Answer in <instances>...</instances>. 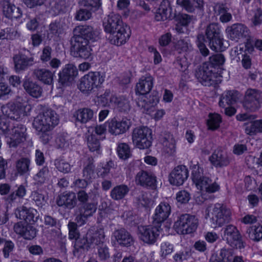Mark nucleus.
<instances>
[{
    "instance_id": "bf43d9fd",
    "label": "nucleus",
    "mask_w": 262,
    "mask_h": 262,
    "mask_svg": "<svg viewBox=\"0 0 262 262\" xmlns=\"http://www.w3.org/2000/svg\"><path fill=\"white\" fill-rule=\"evenodd\" d=\"M24 230L22 236H23L25 239L30 240L36 236V230L32 226L26 225V228Z\"/></svg>"
},
{
    "instance_id": "c85d7f7f",
    "label": "nucleus",
    "mask_w": 262,
    "mask_h": 262,
    "mask_svg": "<svg viewBox=\"0 0 262 262\" xmlns=\"http://www.w3.org/2000/svg\"><path fill=\"white\" fill-rule=\"evenodd\" d=\"M33 76L38 81L47 85H52L53 83L54 73L49 69L37 68L33 70Z\"/></svg>"
},
{
    "instance_id": "2f4dec72",
    "label": "nucleus",
    "mask_w": 262,
    "mask_h": 262,
    "mask_svg": "<svg viewBox=\"0 0 262 262\" xmlns=\"http://www.w3.org/2000/svg\"><path fill=\"white\" fill-rule=\"evenodd\" d=\"M113 236L120 245L128 247L134 243L131 234L124 228L116 230L113 233Z\"/></svg>"
},
{
    "instance_id": "49530a36",
    "label": "nucleus",
    "mask_w": 262,
    "mask_h": 262,
    "mask_svg": "<svg viewBox=\"0 0 262 262\" xmlns=\"http://www.w3.org/2000/svg\"><path fill=\"white\" fill-rule=\"evenodd\" d=\"M69 7L66 0H54L52 9L55 14L65 12Z\"/></svg>"
},
{
    "instance_id": "0eeeda50",
    "label": "nucleus",
    "mask_w": 262,
    "mask_h": 262,
    "mask_svg": "<svg viewBox=\"0 0 262 262\" xmlns=\"http://www.w3.org/2000/svg\"><path fill=\"white\" fill-rule=\"evenodd\" d=\"M198 226V220L194 215L183 214L178 217L173 228L178 233L187 234L194 232Z\"/></svg>"
},
{
    "instance_id": "4d7b16f0",
    "label": "nucleus",
    "mask_w": 262,
    "mask_h": 262,
    "mask_svg": "<svg viewBox=\"0 0 262 262\" xmlns=\"http://www.w3.org/2000/svg\"><path fill=\"white\" fill-rule=\"evenodd\" d=\"M49 35L52 34L58 36L63 32V29L59 23L54 22L51 23L49 27Z\"/></svg>"
},
{
    "instance_id": "a18cd8bd",
    "label": "nucleus",
    "mask_w": 262,
    "mask_h": 262,
    "mask_svg": "<svg viewBox=\"0 0 262 262\" xmlns=\"http://www.w3.org/2000/svg\"><path fill=\"white\" fill-rule=\"evenodd\" d=\"M225 61V58L223 54H216L210 56L209 61L205 63H208L209 67L213 70L214 67L223 65Z\"/></svg>"
},
{
    "instance_id": "39448f33",
    "label": "nucleus",
    "mask_w": 262,
    "mask_h": 262,
    "mask_svg": "<svg viewBox=\"0 0 262 262\" xmlns=\"http://www.w3.org/2000/svg\"><path fill=\"white\" fill-rule=\"evenodd\" d=\"M59 119L55 112L48 109L39 113L34 119L33 126L38 132L51 131L58 123Z\"/></svg>"
},
{
    "instance_id": "412c9836",
    "label": "nucleus",
    "mask_w": 262,
    "mask_h": 262,
    "mask_svg": "<svg viewBox=\"0 0 262 262\" xmlns=\"http://www.w3.org/2000/svg\"><path fill=\"white\" fill-rule=\"evenodd\" d=\"M228 37L231 40L237 41L239 39L249 36V30L241 24H233L226 30Z\"/></svg>"
},
{
    "instance_id": "2eb2a0df",
    "label": "nucleus",
    "mask_w": 262,
    "mask_h": 262,
    "mask_svg": "<svg viewBox=\"0 0 262 262\" xmlns=\"http://www.w3.org/2000/svg\"><path fill=\"white\" fill-rule=\"evenodd\" d=\"M160 225L140 226L138 228L140 239L148 244H154L159 236Z\"/></svg>"
},
{
    "instance_id": "864d4df0",
    "label": "nucleus",
    "mask_w": 262,
    "mask_h": 262,
    "mask_svg": "<svg viewBox=\"0 0 262 262\" xmlns=\"http://www.w3.org/2000/svg\"><path fill=\"white\" fill-rule=\"evenodd\" d=\"M82 5L91 11L95 12L101 6L100 0H82Z\"/></svg>"
},
{
    "instance_id": "5701e85b",
    "label": "nucleus",
    "mask_w": 262,
    "mask_h": 262,
    "mask_svg": "<svg viewBox=\"0 0 262 262\" xmlns=\"http://www.w3.org/2000/svg\"><path fill=\"white\" fill-rule=\"evenodd\" d=\"M171 212V207L169 204L161 203L155 209L153 216V224L159 225L165 221Z\"/></svg>"
},
{
    "instance_id": "3c124183",
    "label": "nucleus",
    "mask_w": 262,
    "mask_h": 262,
    "mask_svg": "<svg viewBox=\"0 0 262 262\" xmlns=\"http://www.w3.org/2000/svg\"><path fill=\"white\" fill-rule=\"evenodd\" d=\"M49 174L48 168L46 166L42 168L34 177V180L38 184L44 183Z\"/></svg>"
},
{
    "instance_id": "f8f14e48",
    "label": "nucleus",
    "mask_w": 262,
    "mask_h": 262,
    "mask_svg": "<svg viewBox=\"0 0 262 262\" xmlns=\"http://www.w3.org/2000/svg\"><path fill=\"white\" fill-rule=\"evenodd\" d=\"M104 80V77L100 72H90L81 78L79 88L83 92H91L100 85Z\"/></svg>"
},
{
    "instance_id": "4468645a",
    "label": "nucleus",
    "mask_w": 262,
    "mask_h": 262,
    "mask_svg": "<svg viewBox=\"0 0 262 262\" xmlns=\"http://www.w3.org/2000/svg\"><path fill=\"white\" fill-rule=\"evenodd\" d=\"M220 29L217 24L209 25L206 29V36L209 40L210 48L215 51L223 50V39L220 34Z\"/></svg>"
},
{
    "instance_id": "8fccbe9b",
    "label": "nucleus",
    "mask_w": 262,
    "mask_h": 262,
    "mask_svg": "<svg viewBox=\"0 0 262 262\" xmlns=\"http://www.w3.org/2000/svg\"><path fill=\"white\" fill-rule=\"evenodd\" d=\"M87 144L89 149L92 151L98 152L100 147V144L99 140L95 135H92L88 136L87 139Z\"/></svg>"
},
{
    "instance_id": "dca6fc26",
    "label": "nucleus",
    "mask_w": 262,
    "mask_h": 262,
    "mask_svg": "<svg viewBox=\"0 0 262 262\" xmlns=\"http://www.w3.org/2000/svg\"><path fill=\"white\" fill-rule=\"evenodd\" d=\"M224 237L226 238L227 243L236 248L241 249L244 245L241 241V237L236 227L232 225H229L224 229Z\"/></svg>"
},
{
    "instance_id": "37998d69",
    "label": "nucleus",
    "mask_w": 262,
    "mask_h": 262,
    "mask_svg": "<svg viewBox=\"0 0 262 262\" xmlns=\"http://www.w3.org/2000/svg\"><path fill=\"white\" fill-rule=\"evenodd\" d=\"M30 160L28 158H21L16 162V168L20 175L28 174L30 171Z\"/></svg>"
},
{
    "instance_id": "cd10ccee",
    "label": "nucleus",
    "mask_w": 262,
    "mask_h": 262,
    "mask_svg": "<svg viewBox=\"0 0 262 262\" xmlns=\"http://www.w3.org/2000/svg\"><path fill=\"white\" fill-rule=\"evenodd\" d=\"M174 17V14L171 13V8L168 0H163L155 14V19L157 21H164L167 19H171Z\"/></svg>"
},
{
    "instance_id": "a19ab883",
    "label": "nucleus",
    "mask_w": 262,
    "mask_h": 262,
    "mask_svg": "<svg viewBox=\"0 0 262 262\" xmlns=\"http://www.w3.org/2000/svg\"><path fill=\"white\" fill-rule=\"evenodd\" d=\"M246 234L247 237L255 242H258L262 239V226L254 225L249 227Z\"/></svg>"
},
{
    "instance_id": "7c9ffc66",
    "label": "nucleus",
    "mask_w": 262,
    "mask_h": 262,
    "mask_svg": "<svg viewBox=\"0 0 262 262\" xmlns=\"http://www.w3.org/2000/svg\"><path fill=\"white\" fill-rule=\"evenodd\" d=\"M23 85L25 91L31 96L37 98L41 96L42 89L41 86L30 78L25 79Z\"/></svg>"
},
{
    "instance_id": "79ce46f5",
    "label": "nucleus",
    "mask_w": 262,
    "mask_h": 262,
    "mask_svg": "<svg viewBox=\"0 0 262 262\" xmlns=\"http://www.w3.org/2000/svg\"><path fill=\"white\" fill-rule=\"evenodd\" d=\"M129 191L128 187L125 185L115 187L111 191V197L114 200H120L125 197Z\"/></svg>"
},
{
    "instance_id": "4be33fe9",
    "label": "nucleus",
    "mask_w": 262,
    "mask_h": 262,
    "mask_svg": "<svg viewBox=\"0 0 262 262\" xmlns=\"http://www.w3.org/2000/svg\"><path fill=\"white\" fill-rule=\"evenodd\" d=\"M77 197L73 192H63L56 199L57 205L65 209H72L77 205Z\"/></svg>"
},
{
    "instance_id": "c756f323",
    "label": "nucleus",
    "mask_w": 262,
    "mask_h": 262,
    "mask_svg": "<svg viewBox=\"0 0 262 262\" xmlns=\"http://www.w3.org/2000/svg\"><path fill=\"white\" fill-rule=\"evenodd\" d=\"M177 4L189 13L195 10L202 11L204 5V0H177Z\"/></svg>"
},
{
    "instance_id": "6e6552de",
    "label": "nucleus",
    "mask_w": 262,
    "mask_h": 262,
    "mask_svg": "<svg viewBox=\"0 0 262 262\" xmlns=\"http://www.w3.org/2000/svg\"><path fill=\"white\" fill-rule=\"evenodd\" d=\"M89 41L86 38L78 36H74L71 39V52L73 56L84 59L91 55Z\"/></svg>"
},
{
    "instance_id": "680f3d73",
    "label": "nucleus",
    "mask_w": 262,
    "mask_h": 262,
    "mask_svg": "<svg viewBox=\"0 0 262 262\" xmlns=\"http://www.w3.org/2000/svg\"><path fill=\"white\" fill-rule=\"evenodd\" d=\"M12 125L5 117L0 116V133L5 135Z\"/></svg>"
},
{
    "instance_id": "9d476101",
    "label": "nucleus",
    "mask_w": 262,
    "mask_h": 262,
    "mask_svg": "<svg viewBox=\"0 0 262 262\" xmlns=\"http://www.w3.org/2000/svg\"><path fill=\"white\" fill-rule=\"evenodd\" d=\"M27 128L23 124H13L5 134L7 143L10 147H16L26 139Z\"/></svg>"
},
{
    "instance_id": "4c0bfd02",
    "label": "nucleus",
    "mask_w": 262,
    "mask_h": 262,
    "mask_svg": "<svg viewBox=\"0 0 262 262\" xmlns=\"http://www.w3.org/2000/svg\"><path fill=\"white\" fill-rule=\"evenodd\" d=\"M161 141L163 144L165 151L171 154L173 153L176 149V141L172 135L170 133H165L162 137Z\"/></svg>"
},
{
    "instance_id": "58836bf2",
    "label": "nucleus",
    "mask_w": 262,
    "mask_h": 262,
    "mask_svg": "<svg viewBox=\"0 0 262 262\" xmlns=\"http://www.w3.org/2000/svg\"><path fill=\"white\" fill-rule=\"evenodd\" d=\"M214 10L216 15H220V19L222 22L227 23L231 19L232 15L225 5L216 4L214 6Z\"/></svg>"
},
{
    "instance_id": "6ab92c4d",
    "label": "nucleus",
    "mask_w": 262,
    "mask_h": 262,
    "mask_svg": "<svg viewBox=\"0 0 262 262\" xmlns=\"http://www.w3.org/2000/svg\"><path fill=\"white\" fill-rule=\"evenodd\" d=\"M130 125V120L126 118L119 121L113 119L108 122V131L112 135L117 136L125 133Z\"/></svg>"
},
{
    "instance_id": "ea45409f",
    "label": "nucleus",
    "mask_w": 262,
    "mask_h": 262,
    "mask_svg": "<svg viewBox=\"0 0 262 262\" xmlns=\"http://www.w3.org/2000/svg\"><path fill=\"white\" fill-rule=\"evenodd\" d=\"M233 258V252L232 249L222 248L219 253V256L216 257L212 256L211 260L213 262H231Z\"/></svg>"
},
{
    "instance_id": "c9c22d12",
    "label": "nucleus",
    "mask_w": 262,
    "mask_h": 262,
    "mask_svg": "<svg viewBox=\"0 0 262 262\" xmlns=\"http://www.w3.org/2000/svg\"><path fill=\"white\" fill-rule=\"evenodd\" d=\"M239 98V93L236 91H228L222 94L219 105L225 107L235 103Z\"/></svg>"
},
{
    "instance_id": "423d86ee",
    "label": "nucleus",
    "mask_w": 262,
    "mask_h": 262,
    "mask_svg": "<svg viewBox=\"0 0 262 262\" xmlns=\"http://www.w3.org/2000/svg\"><path fill=\"white\" fill-rule=\"evenodd\" d=\"M31 110V106L26 101L16 103H8L2 107L5 116L16 121H19L27 116Z\"/></svg>"
},
{
    "instance_id": "7ed1b4c3",
    "label": "nucleus",
    "mask_w": 262,
    "mask_h": 262,
    "mask_svg": "<svg viewBox=\"0 0 262 262\" xmlns=\"http://www.w3.org/2000/svg\"><path fill=\"white\" fill-rule=\"evenodd\" d=\"M205 212V218L209 219L210 226L213 228L222 227L231 220L230 210L221 204L216 203L208 207Z\"/></svg>"
},
{
    "instance_id": "6e6d98bb",
    "label": "nucleus",
    "mask_w": 262,
    "mask_h": 262,
    "mask_svg": "<svg viewBox=\"0 0 262 262\" xmlns=\"http://www.w3.org/2000/svg\"><path fill=\"white\" fill-rule=\"evenodd\" d=\"M205 38L203 34H199L197 36L196 44L202 55L206 56L209 54V50L206 48L204 42Z\"/></svg>"
},
{
    "instance_id": "a211bd4d",
    "label": "nucleus",
    "mask_w": 262,
    "mask_h": 262,
    "mask_svg": "<svg viewBox=\"0 0 262 262\" xmlns=\"http://www.w3.org/2000/svg\"><path fill=\"white\" fill-rule=\"evenodd\" d=\"M188 174V170L185 166H178L170 173L169 181L172 185H181L187 180Z\"/></svg>"
},
{
    "instance_id": "393cba45",
    "label": "nucleus",
    "mask_w": 262,
    "mask_h": 262,
    "mask_svg": "<svg viewBox=\"0 0 262 262\" xmlns=\"http://www.w3.org/2000/svg\"><path fill=\"white\" fill-rule=\"evenodd\" d=\"M15 214L17 218L24 220L30 224L36 222L38 217L36 210L31 208H28L25 206L18 208Z\"/></svg>"
},
{
    "instance_id": "5fc2aeb1",
    "label": "nucleus",
    "mask_w": 262,
    "mask_h": 262,
    "mask_svg": "<svg viewBox=\"0 0 262 262\" xmlns=\"http://www.w3.org/2000/svg\"><path fill=\"white\" fill-rule=\"evenodd\" d=\"M54 164L56 168L63 173H69L71 170V165L64 160L57 159L55 161Z\"/></svg>"
},
{
    "instance_id": "f257e3e1",
    "label": "nucleus",
    "mask_w": 262,
    "mask_h": 262,
    "mask_svg": "<svg viewBox=\"0 0 262 262\" xmlns=\"http://www.w3.org/2000/svg\"><path fill=\"white\" fill-rule=\"evenodd\" d=\"M69 238L75 239L73 254L75 256L79 257L81 254L88 251L90 248L103 243L105 239L103 229L99 228L97 230L90 229L82 238L79 237L77 225L74 222L68 224Z\"/></svg>"
},
{
    "instance_id": "69168bd1",
    "label": "nucleus",
    "mask_w": 262,
    "mask_h": 262,
    "mask_svg": "<svg viewBox=\"0 0 262 262\" xmlns=\"http://www.w3.org/2000/svg\"><path fill=\"white\" fill-rule=\"evenodd\" d=\"M176 48L179 52H186L191 49V46L187 40L181 39L177 43Z\"/></svg>"
},
{
    "instance_id": "603ef678",
    "label": "nucleus",
    "mask_w": 262,
    "mask_h": 262,
    "mask_svg": "<svg viewBox=\"0 0 262 262\" xmlns=\"http://www.w3.org/2000/svg\"><path fill=\"white\" fill-rule=\"evenodd\" d=\"M191 256V251L188 249H185L175 253L173 258L176 262H183L187 260Z\"/></svg>"
},
{
    "instance_id": "c03bdc74",
    "label": "nucleus",
    "mask_w": 262,
    "mask_h": 262,
    "mask_svg": "<svg viewBox=\"0 0 262 262\" xmlns=\"http://www.w3.org/2000/svg\"><path fill=\"white\" fill-rule=\"evenodd\" d=\"M111 100L112 103L116 104L117 108L120 112H126L130 109L129 102L124 97H113Z\"/></svg>"
},
{
    "instance_id": "a878e982",
    "label": "nucleus",
    "mask_w": 262,
    "mask_h": 262,
    "mask_svg": "<svg viewBox=\"0 0 262 262\" xmlns=\"http://www.w3.org/2000/svg\"><path fill=\"white\" fill-rule=\"evenodd\" d=\"M3 14L7 18H18L22 15L21 9L12 4L9 0H3L1 3Z\"/></svg>"
},
{
    "instance_id": "72a5a7b5",
    "label": "nucleus",
    "mask_w": 262,
    "mask_h": 262,
    "mask_svg": "<svg viewBox=\"0 0 262 262\" xmlns=\"http://www.w3.org/2000/svg\"><path fill=\"white\" fill-rule=\"evenodd\" d=\"M14 68L16 72L25 70L29 67L31 66L34 61L32 57H28L24 55H15L13 57Z\"/></svg>"
},
{
    "instance_id": "de8ad7c7",
    "label": "nucleus",
    "mask_w": 262,
    "mask_h": 262,
    "mask_svg": "<svg viewBox=\"0 0 262 262\" xmlns=\"http://www.w3.org/2000/svg\"><path fill=\"white\" fill-rule=\"evenodd\" d=\"M118 156L122 159H127L131 155L130 149L126 143H121L118 144L117 147Z\"/></svg>"
},
{
    "instance_id": "338daca9",
    "label": "nucleus",
    "mask_w": 262,
    "mask_h": 262,
    "mask_svg": "<svg viewBox=\"0 0 262 262\" xmlns=\"http://www.w3.org/2000/svg\"><path fill=\"white\" fill-rule=\"evenodd\" d=\"M173 250V246L168 242L163 243L161 245V256L166 257L167 255L172 253Z\"/></svg>"
},
{
    "instance_id": "e2e57ef3",
    "label": "nucleus",
    "mask_w": 262,
    "mask_h": 262,
    "mask_svg": "<svg viewBox=\"0 0 262 262\" xmlns=\"http://www.w3.org/2000/svg\"><path fill=\"white\" fill-rule=\"evenodd\" d=\"M4 245L3 252L4 256L7 258L9 255V252L12 251L14 244L11 241H6L3 238H0V245Z\"/></svg>"
},
{
    "instance_id": "09e8293b",
    "label": "nucleus",
    "mask_w": 262,
    "mask_h": 262,
    "mask_svg": "<svg viewBox=\"0 0 262 262\" xmlns=\"http://www.w3.org/2000/svg\"><path fill=\"white\" fill-rule=\"evenodd\" d=\"M221 122V116L217 114H211L209 115V119L207 120V125L208 128L212 130L217 129Z\"/></svg>"
},
{
    "instance_id": "f704fd0d",
    "label": "nucleus",
    "mask_w": 262,
    "mask_h": 262,
    "mask_svg": "<svg viewBox=\"0 0 262 262\" xmlns=\"http://www.w3.org/2000/svg\"><path fill=\"white\" fill-rule=\"evenodd\" d=\"M74 36H78L89 40L94 39L96 37V33L91 26L81 25L76 27L73 30Z\"/></svg>"
},
{
    "instance_id": "13d9d810",
    "label": "nucleus",
    "mask_w": 262,
    "mask_h": 262,
    "mask_svg": "<svg viewBox=\"0 0 262 262\" xmlns=\"http://www.w3.org/2000/svg\"><path fill=\"white\" fill-rule=\"evenodd\" d=\"M91 11L88 9H81L77 12L75 18L79 21L86 20L91 18Z\"/></svg>"
},
{
    "instance_id": "9b49d317",
    "label": "nucleus",
    "mask_w": 262,
    "mask_h": 262,
    "mask_svg": "<svg viewBox=\"0 0 262 262\" xmlns=\"http://www.w3.org/2000/svg\"><path fill=\"white\" fill-rule=\"evenodd\" d=\"M151 131L147 127H137L133 130L132 141L136 147L146 149L151 145Z\"/></svg>"
},
{
    "instance_id": "e433bc0d",
    "label": "nucleus",
    "mask_w": 262,
    "mask_h": 262,
    "mask_svg": "<svg viewBox=\"0 0 262 262\" xmlns=\"http://www.w3.org/2000/svg\"><path fill=\"white\" fill-rule=\"evenodd\" d=\"M74 116L77 121L86 123L93 119L94 112L90 108H82L76 111Z\"/></svg>"
},
{
    "instance_id": "ddd939ff",
    "label": "nucleus",
    "mask_w": 262,
    "mask_h": 262,
    "mask_svg": "<svg viewBox=\"0 0 262 262\" xmlns=\"http://www.w3.org/2000/svg\"><path fill=\"white\" fill-rule=\"evenodd\" d=\"M195 77L205 86H210L216 84L217 74L209 67L208 63H204L196 71Z\"/></svg>"
},
{
    "instance_id": "bb28decb",
    "label": "nucleus",
    "mask_w": 262,
    "mask_h": 262,
    "mask_svg": "<svg viewBox=\"0 0 262 262\" xmlns=\"http://www.w3.org/2000/svg\"><path fill=\"white\" fill-rule=\"evenodd\" d=\"M137 185L144 187H152L155 186L156 177L151 173L141 170L137 173L135 178Z\"/></svg>"
},
{
    "instance_id": "0e129e2a",
    "label": "nucleus",
    "mask_w": 262,
    "mask_h": 262,
    "mask_svg": "<svg viewBox=\"0 0 262 262\" xmlns=\"http://www.w3.org/2000/svg\"><path fill=\"white\" fill-rule=\"evenodd\" d=\"M176 199L178 202L182 204H186L190 200V194L186 190H181L177 193Z\"/></svg>"
},
{
    "instance_id": "1a4fd4ad",
    "label": "nucleus",
    "mask_w": 262,
    "mask_h": 262,
    "mask_svg": "<svg viewBox=\"0 0 262 262\" xmlns=\"http://www.w3.org/2000/svg\"><path fill=\"white\" fill-rule=\"evenodd\" d=\"M262 103V91L249 88L244 95L243 100L244 107L249 112H254L260 107Z\"/></svg>"
},
{
    "instance_id": "052dcab7",
    "label": "nucleus",
    "mask_w": 262,
    "mask_h": 262,
    "mask_svg": "<svg viewBox=\"0 0 262 262\" xmlns=\"http://www.w3.org/2000/svg\"><path fill=\"white\" fill-rule=\"evenodd\" d=\"M32 196L33 200L38 206L42 207L45 205L47 199L43 194L37 191H34L32 194Z\"/></svg>"
},
{
    "instance_id": "774afa93",
    "label": "nucleus",
    "mask_w": 262,
    "mask_h": 262,
    "mask_svg": "<svg viewBox=\"0 0 262 262\" xmlns=\"http://www.w3.org/2000/svg\"><path fill=\"white\" fill-rule=\"evenodd\" d=\"M52 48L49 46L45 47L40 55V60L43 63L49 61L51 59Z\"/></svg>"
},
{
    "instance_id": "20e7f679",
    "label": "nucleus",
    "mask_w": 262,
    "mask_h": 262,
    "mask_svg": "<svg viewBox=\"0 0 262 262\" xmlns=\"http://www.w3.org/2000/svg\"><path fill=\"white\" fill-rule=\"evenodd\" d=\"M77 200L83 204L76 211L75 221L80 225H84L88 218L96 212V205L93 203H86L89 199V195L84 190L79 191L77 193Z\"/></svg>"
},
{
    "instance_id": "aec40b11",
    "label": "nucleus",
    "mask_w": 262,
    "mask_h": 262,
    "mask_svg": "<svg viewBox=\"0 0 262 262\" xmlns=\"http://www.w3.org/2000/svg\"><path fill=\"white\" fill-rule=\"evenodd\" d=\"M192 179L193 183L198 189L204 190L206 188L208 183L210 182V179L203 176V169L198 163L192 166Z\"/></svg>"
},
{
    "instance_id": "b1692460",
    "label": "nucleus",
    "mask_w": 262,
    "mask_h": 262,
    "mask_svg": "<svg viewBox=\"0 0 262 262\" xmlns=\"http://www.w3.org/2000/svg\"><path fill=\"white\" fill-rule=\"evenodd\" d=\"M209 160L216 168H222L227 166L230 162L229 157L226 152L219 149L213 152L209 157Z\"/></svg>"
},
{
    "instance_id": "f03ea898",
    "label": "nucleus",
    "mask_w": 262,
    "mask_h": 262,
    "mask_svg": "<svg viewBox=\"0 0 262 262\" xmlns=\"http://www.w3.org/2000/svg\"><path fill=\"white\" fill-rule=\"evenodd\" d=\"M103 25L105 31L108 34V39L112 44L121 46L130 37L129 28L123 24L121 16L117 14L108 15Z\"/></svg>"
},
{
    "instance_id": "f3484780",
    "label": "nucleus",
    "mask_w": 262,
    "mask_h": 262,
    "mask_svg": "<svg viewBox=\"0 0 262 262\" xmlns=\"http://www.w3.org/2000/svg\"><path fill=\"white\" fill-rule=\"evenodd\" d=\"M77 75V69L73 64L65 66L62 71L58 73V82L62 86L69 85L73 81Z\"/></svg>"
},
{
    "instance_id": "473e14b6",
    "label": "nucleus",
    "mask_w": 262,
    "mask_h": 262,
    "mask_svg": "<svg viewBox=\"0 0 262 262\" xmlns=\"http://www.w3.org/2000/svg\"><path fill=\"white\" fill-rule=\"evenodd\" d=\"M153 78L150 75L142 77L136 85V92L144 96L148 94L153 86Z\"/></svg>"
}]
</instances>
